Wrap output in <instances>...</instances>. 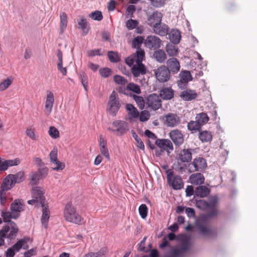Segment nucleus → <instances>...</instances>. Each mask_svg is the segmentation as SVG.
I'll list each match as a JSON object with an SVG mask.
<instances>
[{"label": "nucleus", "mask_w": 257, "mask_h": 257, "mask_svg": "<svg viewBox=\"0 0 257 257\" xmlns=\"http://www.w3.org/2000/svg\"><path fill=\"white\" fill-rule=\"evenodd\" d=\"M64 217L68 221L80 224L83 223V219L77 212L76 209L72 206L71 203H68L64 210Z\"/></svg>", "instance_id": "nucleus-1"}, {"label": "nucleus", "mask_w": 257, "mask_h": 257, "mask_svg": "<svg viewBox=\"0 0 257 257\" xmlns=\"http://www.w3.org/2000/svg\"><path fill=\"white\" fill-rule=\"evenodd\" d=\"M107 111L112 116H115L120 107L119 98L115 91L110 94L107 104Z\"/></svg>", "instance_id": "nucleus-2"}, {"label": "nucleus", "mask_w": 257, "mask_h": 257, "mask_svg": "<svg viewBox=\"0 0 257 257\" xmlns=\"http://www.w3.org/2000/svg\"><path fill=\"white\" fill-rule=\"evenodd\" d=\"M190 247V243L189 239H184L180 246L173 249L170 252V254L165 257H183Z\"/></svg>", "instance_id": "nucleus-3"}, {"label": "nucleus", "mask_w": 257, "mask_h": 257, "mask_svg": "<svg viewBox=\"0 0 257 257\" xmlns=\"http://www.w3.org/2000/svg\"><path fill=\"white\" fill-rule=\"evenodd\" d=\"M168 173L167 180L168 185L174 190L181 189L183 187L184 183L181 176L179 175L174 176V173L171 171Z\"/></svg>", "instance_id": "nucleus-4"}, {"label": "nucleus", "mask_w": 257, "mask_h": 257, "mask_svg": "<svg viewBox=\"0 0 257 257\" xmlns=\"http://www.w3.org/2000/svg\"><path fill=\"white\" fill-rule=\"evenodd\" d=\"M48 169L46 167L39 169L37 171L32 172L29 175L30 183L32 186L37 185L39 181L44 179L48 174Z\"/></svg>", "instance_id": "nucleus-5"}, {"label": "nucleus", "mask_w": 257, "mask_h": 257, "mask_svg": "<svg viewBox=\"0 0 257 257\" xmlns=\"http://www.w3.org/2000/svg\"><path fill=\"white\" fill-rule=\"evenodd\" d=\"M190 171L202 172L207 167L206 160L201 157H196L193 161L189 164Z\"/></svg>", "instance_id": "nucleus-6"}, {"label": "nucleus", "mask_w": 257, "mask_h": 257, "mask_svg": "<svg viewBox=\"0 0 257 257\" xmlns=\"http://www.w3.org/2000/svg\"><path fill=\"white\" fill-rule=\"evenodd\" d=\"M164 124L168 127H174L177 126L181 121L179 116L174 113H168L162 116Z\"/></svg>", "instance_id": "nucleus-7"}, {"label": "nucleus", "mask_w": 257, "mask_h": 257, "mask_svg": "<svg viewBox=\"0 0 257 257\" xmlns=\"http://www.w3.org/2000/svg\"><path fill=\"white\" fill-rule=\"evenodd\" d=\"M157 79L160 82L168 81L170 77V72L168 68L165 65L161 66L154 70Z\"/></svg>", "instance_id": "nucleus-8"}, {"label": "nucleus", "mask_w": 257, "mask_h": 257, "mask_svg": "<svg viewBox=\"0 0 257 257\" xmlns=\"http://www.w3.org/2000/svg\"><path fill=\"white\" fill-rule=\"evenodd\" d=\"M161 40L157 36H148L144 41L145 46L151 50H157L161 47Z\"/></svg>", "instance_id": "nucleus-9"}, {"label": "nucleus", "mask_w": 257, "mask_h": 257, "mask_svg": "<svg viewBox=\"0 0 257 257\" xmlns=\"http://www.w3.org/2000/svg\"><path fill=\"white\" fill-rule=\"evenodd\" d=\"M146 104L148 107L156 110L161 107L162 101L157 94L153 93L147 97Z\"/></svg>", "instance_id": "nucleus-10"}, {"label": "nucleus", "mask_w": 257, "mask_h": 257, "mask_svg": "<svg viewBox=\"0 0 257 257\" xmlns=\"http://www.w3.org/2000/svg\"><path fill=\"white\" fill-rule=\"evenodd\" d=\"M113 126L115 127L116 135L121 136L128 131V124L125 121L117 120L112 122Z\"/></svg>", "instance_id": "nucleus-11"}, {"label": "nucleus", "mask_w": 257, "mask_h": 257, "mask_svg": "<svg viewBox=\"0 0 257 257\" xmlns=\"http://www.w3.org/2000/svg\"><path fill=\"white\" fill-rule=\"evenodd\" d=\"M169 137L177 147H180L184 143V136L181 132L178 129L171 131L169 133Z\"/></svg>", "instance_id": "nucleus-12"}, {"label": "nucleus", "mask_w": 257, "mask_h": 257, "mask_svg": "<svg viewBox=\"0 0 257 257\" xmlns=\"http://www.w3.org/2000/svg\"><path fill=\"white\" fill-rule=\"evenodd\" d=\"M163 15L161 13L158 11L154 12L151 15L148 16L147 21L148 24L153 29L162 22Z\"/></svg>", "instance_id": "nucleus-13"}, {"label": "nucleus", "mask_w": 257, "mask_h": 257, "mask_svg": "<svg viewBox=\"0 0 257 257\" xmlns=\"http://www.w3.org/2000/svg\"><path fill=\"white\" fill-rule=\"evenodd\" d=\"M195 149H184L179 154V160L183 163H190L192 159L193 153H196Z\"/></svg>", "instance_id": "nucleus-14"}, {"label": "nucleus", "mask_w": 257, "mask_h": 257, "mask_svg": "<svg viewBox=\"0 0 257 257\" xmlns=\"http://www.w3.org/2000/svg\"><path fill=\"white\" fill-rule=\"evenodd\" d=\"M155 144L160 149L166 151L168 154L170 153V152L174 150L173 144L169 139H157Z\"/></svg>", "instance_id": "nucleus-15"}, {"label": "nucleus", "mask_w": 257, "mask_h": 257, "mask_svg": "<svg viewBox=\"0 0 257 257\" xmlns=\"http://www.w3.org/2000/svg\"><path fill=\"white\" fill-rule=\"evenodd\" d=\"M218 198L216 196L210 197L209 202H208L209 209L210 212L207 214V216L211 218L216 216L218 214V211L215 208L218 202Z\"/></svg>", "instance_id": "nucleus-16"}, {"label": "nucleus", "mask_w": 257, "mask_h": 257, "mask_svg": "<svg viewBox=\"0 0 257 257\" xmlns=\"http://www.w3.org/2000/svg\"><path fill=\"white\" fill-rule=\"evenodd\" d=\"M23 204L19 199L15 200L11 205V210L14 214L13 219H17L20 215V212L23 210Z\"/></svg>", "instance_id": "nucleus-17"}, {"label": "nucleus", "mask_w": 257, "mask_h": 257, "mask_svg": "<svg viewBox=\"0 0 257 257\" xmlns=\"http://www.w3.org/2000/svg\"><path fill=\"white\" fill-rule=\"evenodd\" d=\"M166 67L169 70L170 72L176 74L179 71L180 65L177 59L173 57L167 60Z\"/></svg>", "instance_id": "nucleus-18"}, {"label": "nucleus", "mask_w": 257, "mask_h": 257, "mask_svg": "<svg viewBox=\"0 0 257 257\" xmlns=\"http://www.w3.org/2000/svg\"><path fill=\"white\" fill-rule=\"evenodd\" d=\"M132 73L135 77H140L145 75L147 72L145 66L143 63H136L131 69Z\"/></svg>", "instance_id": "nucleus-19"}, {"label": "nucleus", "mask_w": 257, "mask_h": 257, "mask_svg": "<svg viewBox=\"0 0 257 257\" xmlns=\"http://www.w3.org/2000/svg\"><path fill=\"white\" fill-rule=\"evenodd\" d=\"M196 226L197 227L200 234L203 236L209 237L213 235L212 230L205 226L203 222L197 221L196 222Z\"/></svg>", "instance_id": "nucleus-20"}, {"label": "nucleus", "mask_w": 257, "mask_h": 257, "mask_svg": "<svg viewBox=\"0 0 257 257\" xmlns=\"http://www.w3.org/2000/svg\"><path fill=\"white\" fill-rule=\"evenodd\" d=\"M198 96L197 93L194 90L186 89L181 92L180 97L185 101H189L195 99Z\"/></svg>", "instance_id": "nucleus-21"}, {"label": "nucleus", "mask_w": 257, "mask_h": 257, "mask_svg": "<svg viewBox=\"0 0 257 257\" xmlns=\"http://www.w3.org/2000/svg\"><path fill=\"white\" fill-rule=\"evenodd\" d=\"M42 207V215L41 223L45 228L47 227L48 222L50 218V211L48 209V205L45 203L40 204Z\"/></svg>", "instance_id": "nucleus-22"}, {"label": "nucleus", "mask_w": 257, "mask_h": 257, "mask_svg": "<svg viewBox=\"0 0 257 257\" xmlns=\"http://www.w3.org/2000/svg\"><path fill=\"white\" fill-rule=\"evenodd\" d=\"M33 198L39 199L40 204L45 203V198L44 196V192L42 188L37 186L32 189Z\"/></svg>", "instance_id": "nucleus-23"}, {"label": "nucleus", "mask_w": 257, "mask_h": 257, "mask_svg": "<svg viewBox=\"0 0 257 257\" xmlns=\"http://www.w3.org/2000/svg\"><path fill=\"white\" fill-rule=\"evenodd\" d=\"M190 183L193 185H198L204 183L205 178L200 173L192 174L189 177Z\"/></svg>", "instance_id": "nucleus-24"}, {"label": "nucleus", "mask_w": 257, "mask_h": 257, "mask_svg": "<svg viewBox=\"0 0 257 257\" xmlns=\"http://www.w3.org/2000/svg\"><path fill=\"white\" fill-rule=\"evenodd\" d=\"M210 190L206 186L200 185L195 189V195L200 198L207 197L210 193Z\"/></svg>", "instance_id": "nucleus-25"}, {"label": "nucleus", "mask_w": 257, "mask_h": 257, "mask_svg": "<svg viewBox=\"0 0 257 257\" xmlns=\"http://www.w3.org/2000/svg\"><path fill=\"white\" fill-rule=\"evenodd\" d=\"M169 28L167 25L165 24H161L156 26L153 28L154 32L161 36H164L168 34Z\"/></svg>", "instance_id": "nucleus-26"}, {"label": "nucleus", "mask_w": 257, "mask_h": 257, "mask_svg": "<svg viewBox=\"0 0 257 257\" xmlns=\"http://www.w3.org/2000/svg\"><path fill=\"white\" fill-rule=\"evenodd\" d=\"M160 95L164 100H170L174 97V91L171 88L165 87L160 90Z\"/></svg>", "instance_id": "nucleus-27"}, {"label": "nucleus", "mask_w": 257, "mask_h": 257, "mask_svg": "<svg viewBox=\"0 0 257 257\" xmlns=\"http://www.w3.org/2000/svg\"><path fill=\"white\" fill-rule=\"evenodd\" d=\"M15 183L11 176V175H8L4 180L3 184L2 185V188L3 191H8L10 190L15 185Z\"/></svg>", "instance_id": "nucleus-28"}, {"label": "nucleus", "mask_w": 257, "mask_h": 257, "mask_svg": "<svg viewBox=\"0 0 257 257\" xmlns=\"http://www.w3.org/2000/svg\"><path fill=\"white\" fill-rule=\"evenodd\" d=\"M153 57L157 62L160 63H164L167 59V55L165 51L161 49L155 51Z\"/></svg>", "instance_id": "nucleus-29"}, {"label": "nucleus", "mask_w": 257, "mask_h": 257, "mask_svg": "<svg viewBox=\"0 0 257 257\" xmlns=\"http://www.w3.org/2000/svg\"><path fill=\"white\" fill-rule=\"evenodd\" d=\"M169 38L174 44H178L181 39L180 32L177 30H172L169 34Z\"/></svg>", "instance_id": "nucleus-30"}, {"label": "nucleus", "mask_w": 257, "mask_h": 257, "mask_svg": "<svg viewBox=\"0 0 257 257\" xmlns=\"http://www.w3.org/2000/svg\"><path fill=\"white\" fill-rule=\"evenodd\" d=\"M125 108L128 111V115L130 119L137 118L139 116V112L138 109L132 104H126Z\"/></svg>", "instance_id": "nucleus-31"}, {"label": "nucleus", "mask_w": 257, "mask_h": 257, "mask_svg": "<svg viewBox=\"0 0 257 257\" xmlns=\"http://www.w3.org/2000/svg\"><path fill=\"white\" fill-rule=\"evenodd\" d=\"M54 102L53 94L51 92H48L45 103V108L47 109L48 113H50L52 111Z\"/></svg>", "instance_id": "nucleus-32"}, {"label": "nucleus", "mask_w": 257, "mask_h": 257, "mask_svg": "<svg viewBox=\"0 0 257 257\" xmlns=\"http://www.w3.org/2000/svg\"><path fill=\"white\" fill-rule=\"evenodd\" d=\"M78 21V25L79 29H80L83 32V35H86L88 33L89 28L87 27V22L86 19L83 17L80 18V20Z\"/></svg>", "instance_id": "nucleus-33"}, {"label": "nucleus", "mask_w": 257, "mask_h": 257, "mask_svg": "<svg viewBox=\"0 0 257 257\" xmlns=\"http://www.w3.org/2000/svg\"><path fill=\"white\" fill-rule=\"evenodd\" d=\"M199 138L202 143L210 142L212 139V136L211 132L204 131L199 133Z\"/></svg>", "instance_id": "nucleus-34"}, {"label": "nucleus", "mask_w": 257, "mask_h": 257, "mask_svg": "<svg viewBox=\"0 0 257 257\" xmlns=\"http://www.w3.org/2000/svg\"><path fill=\"white\" fill-rule=\"evenodd\" d=\"M60 34H62L64 30L67 25V16L65 13L61 12L60 15Z\"/></svg>", "instance_id": "nucleus-35"}, {"label": "nucleus", "mask_w": 257, "mask_h": 257, "mask_svg": "<svg viewBox=\"0 0 257 257\" xmlns=\"http://www.w3.org/2000/svg\"><path fill=\"white\" fill-rule=\"evenodd\" d=\"M196 120L198 121L199 123L202 125L206 123L209 120V117L206 113L202 112L197 114L195 117Z\"/></svg>", "instance_id": "nucleus-36"}, {"label": "nucleus", "mask_w": 257, "mask_h": 257, "mask_svg": "<svg viewBox=\"0 0 257 257\" xmlns=\"http://www.w3.org/2000/svg\"><path fill=\"white\" fill-rule=\"evenodd\" d=\"M11 224H9L10 226V231L8 235V238L12 239L15 237L16 234L18 232V228L16 224L13 221H10Z\"/></svg>", "instance_id": "nucleus-37"}, {"label": "nucleus", "mask_w": 257, "mask_h": 257, "mask_svg": "<svg viewBox=\"0 0 257 257\" xmlns=\"http://www.w3.org/2000/svg\"><path fill=\"white\" fill-rule=\"evenodd\" d=\"M195 206L202 210H209L208 202L204 200H195Z\"/></svg>", "instance_id": "nucleus-38"}, {"label": "nucleus", "mask_w": 257, "mask_h": 257, "mask_svg": "<svg viewBox=\"0 0 257 257\" xmlns=\"http://www.w3.org/2000/svg\"><path fill=\"white\" fill-rule=\"evenodd\" d=\"M166 50L170 56H176L178 53V48L173 45H167L166 46Z\"/></svg>", "instance_id": "nucleus-39"}, {"label": "nucleus", "mask_w": 257, "mask_h": 257, "mask_svg": "<svg viewBox=\"0 0 257 257\" xmlns=\"http://www.w3.org/2000/svg\"><path fill=\"white\" fill-rule=\"evenodd\" d=\"M15 184L20 183L24 180L25 174L23 171H20L16 174H10Z\"/></svg>", "instance_id": "nucleus-40"}, {"label": "nucleus", "mask_w": 257, "mask_h": 257, "mask_svg": "<svg viewBox=\"0 0 257 257\" xmlns=\"http://www.w3.org/2000/svg\"><path fill=\"white\" fill-rule=\"evenodd\" d=\"M126 89L127 91H131L137 94L141 93V90L140 86L133 82H130L126 85Z\"/></svg>", "instance_id": "nucleus-41"}, {"label": "nucleus", "mask_w": 257, "mask_h": 257, "mask_svg": "<svg viewBox=\"0 0 257 257\" xmlns=\"http://www.w3.org/2000/svg\"><path fill=\"white\" fill-rule=\"evenodd\" d=\"M201 126V124L196 120V121H191L187 124L188 129L190 131H199Z\"/></svg>", "instance_id": "nucleus-42"}, {"label": "nucleus", "mask_w": 257, "mask_h": 257, "mask_svg": "<svg viewBox=\"0 0 257 257\" xmlns=\"http://www.w3.org/2000/svg\"><path fill=\"white\" fill-rule=\"evenodd\" d=\"M107 56L109 61L112 63H116L119 61L120 58L118 56L117 52L112 51H108L107 53Z\"/></svg>", "instance_id": "nucleus-43"}, {"label": "nucleus", "mask_w": 257, "mask_h": 257, "mask_svg": "<svg viewBox=\"0 0 257 257\" xmlns=\"http://www.w3.org/2000/svg\"><path fill=\"white\" fill-rule=\"evenodd\" d=\"M131 96L133 97L134 99L135 100L138 107L141 109H143L145 107V101L143 97L141 96L137 95L136 94H133Z\"/></svg>", "instance_id": "nucleus-44"}, {"label": "nucleus", "mask_w": 257, "mask_h": 257, "mask_svg": "<svg viewBox=\"0 0 257 257\" xmlns=\"http://www.w3.org/2000/svg\"><path fill=\"white\" fill-rule=\"evenodd\" d=\"M131 133H132V136H133V138L135 139V140L136 141V142L137 143V147L138 148H139L140 149H141L142 150H144L145 146H144V143L141 140L140 138L138 136V135L136 133V132L134 130H132Z\"/></svg>", "instance_id": "nucleus-45"}, {"label": "nucleus", "mask_w": 257, "mask_h": 257, "mask_svg": "<svg viewBox=\"0 0 257 257\" xmlns=\"http://www.w3.org/2000/svg\"><path fill=\"white\" fill-rule=\"evenodd\" d=\"M145 56V52L141 49H137L136 52V58H135L136 60V63H142L144 57Z\"/></svg>", "instance_id": "nucleus-46"}, {"label": "nucleus", "mask_w": 257, "mask_h": 257, "mask_svg": "<svg viewBox=\"0 0 257 257\" xmlns=\"http://www.w3.org/2000/svg\"><path fill=\"white\" fill-rule=\"evenodd\" d=\"M79 78L81 80V82L83 85L84 89L86 92L88 90V80L84 72H81L79 74Z\"/></svg>", "instance_id": "nucleus-47"}, {"label": "nucleus", "mask_w": 257, "mask_h": 257, "mask_svg": "<svg viewBox=\"0 0 257 257\" xmlns=\"http://www.w3.org/2000/svg\"><path fill=\"white\" fill-rule=\"evenodd\" d=\"M89 17L93 20L100 21L103 19L102 13L100 11H95L91 13L89 15Z\"/></svg>", "instance_id": "nucleus-48"}, {"label": "nucleus", "mask_w": 257, "mask_h": 257, "mask_svg": "<svg viewBox=\"0 0 257 257\" xmlns=\"http://www.w3.org/2000/svg\"><path fill=\"white\" fill-rule=\"evenodd\" d=\"M113 81L119 85H125L128 82L126 78L119 75H115L113 76Z\"/></svg>", "instance_id": "nucleus-49"}, {"label": "nucleus", "mask_w": 257, "mask_h": 257, "mask_svg": "<svg viewBox=\"0 0 257 257\" xmlns=\"http://www.w3.org/2000/svg\"><path fill=\"white\" fill-rule=\"evenodd\" d=\"M144 38L142 36L135 37L132 42L133 48L140 49V46L143 43Z\"/></svg>", "instance_id": "nucleus-50"}, {"label": "nucleus", "mask_w": 257, "mask_h": 257, "mask_svg": "<svg viewBox=\"0 0 257 257\" xmlns=\"http://www.w3.org/2000/svg\"><path fill=\"white\" fill-rule=\"evenodd\" d=\"M148 207L145 204H141L139 208V211L140 216L143 219H145L148 214Z\"/></svg>", "instance_id": "nucleus-51"}, {"label": "nucleus", "mask_w": 257, "mask_h": 257, "mask_svg": "<svg viewBox=\"0 0 257 257\" xmlns=\"http://www.w3.org/2000/svg\"><path fill=\"white\" fill-rule=\"evenodd\" d=\"M180 79L182 81H184V83H188L189 81L192 79L190 72L188 71H184L181 76Z\"/></svg>", "instance_id": "nucleus-52"}, {"label": "nucleus", "mask_w": 257, "mask_h": 257, "mask_svg": "<svg viewBox=\"0 0 257 257\" xmlns=\"http://www.w3.org/2000/svg\"><path fill=\"white\" fill-rule=\"evenodd\" d=\"M11 79L8 78L0 83V91H3L7 89L12 84Z\"/></svg>", "instance_id": "nucleus-53"}, {"label": "nucleus", "mask_w": 257, "mask_h": 257, "mask_svg": "<svg viewBox=\"0 0 257 257\" xmlns=\"http://www.w3.org/2000/svg\"><path fill=\"white\" fill-rule=\"evenodd\" d=\"M49 135L53 139H57L59 137V132L54 126H50L48 131Z\"/></svg>", "instance_id": "nucleus-54"}, {"label": "nucleus", "mask_w": 257, "mask_h": 257, "mask_svg": "<svg viewBox=\"0 0 257 257\" xmlns=\"http://www.w3.org/2000/svg\"><path fill=\"white\" fill-rule=\"evenodd\" d=\"M2 216L3 218L4 222H8L9 224H11V222L12 221L10 219L13 218L14 214L10 212H3L2 213Z\"/></svg>", "instance_id": "nucleus-55"}, {"label": "nucleus", "mask_w": 257, "mask_h": 257, "mask_svg": "<svg viewBox=\"0 0 257 257\" xmlns=\"http://www.w3.org/2000/svg\"><path fill=\"white\" fill-rule=\"evenodd\" d=\"M138 25V22L137 20L130 19L127 20L126 23V26L129 30H133L135 29Z\"/></svg>", "instance_id": "nucleus-56"}, {"label": "nucleus", "mask_w": 257, "mask_h": 257, "mask_svg": "<svg viewBox=\"0 0 257 257\" xmlns=\"http://www.w3.org/2000/svg\"><path fill=\"white\" fill-rule=\"evenodd\" d=\"M139 116L140 120L141 122H145L149 120L150 117V114L148 111L143 110L141 111L140 115L139 114Z\"/></svg>", "instance_id": "nucleus-57"}, {"label": "nucleus", "mask_w": 257, "mask_h": 257, "mask_svg": "<svg viewBox=\"0 0 257 257\" xmlns=\"http://www.w3.org/2000/svg\"><path fill=\"white\" fill-rule=\"evenodd\" d=\"M111 72V70L108 68H101L99 70V73L102 77L107 78L108 77Z\"/></svg>", "instance_id": "nucleus-58"}, {"label": "nucleus", "mask_w": 257, "mask_h": 257, "mask_svg": "<svg viewBox=\"0 0 257 257\" xmlns=\"http://www.w3.org/2000/svg\"><path fill=\"white\" fill-rule=\"evenodd\" d=\"M24 242V239L19 240L12 247H11L15 251L18 252L22 248L23 243Z\"/></svg>", "instance_id": "nucleus-59"}, {"label": "nucleus", "mask_w": 257, "mask_h": 257, "mask_svg": "<svg viewBox=\"0 0 257 257\" xmlns=\"http://www.w3.org/2000/svg\"><path fill=\"white\" fill-rule=\"evenodd\" d=\"M6 164L8 166V168L9 167L14 166H17L20 163V160L18 158H16L14 160H5Z\"/></svg>", "instance_id": "nucleus-60"}, {"label": "nucleus", "mask_w": 257, "mask_h": 257, "mask_svg": "<svg viewBox=\"0 0 257 257\" xmlns=\"http://www.w3.org/2000/svg\"><path fill=\"white\" fill-rule=\"evenodd\" d=\"M151 5L156 8H160L165 3L166 0H150Z\"/></svg>", "instance_id": "nucleus-61"}, {"label": "nucleus", "mask_w": 257, "mask_h": 257, "mask_svg": "<svg viewBox=\"0 0 257 257\" xmlns=\"http://www.w3.org/2000/svg\"><path fill=\"white\" fill-rule=\"evenodd\" d=\"M146 239H147V237H144L143 238V239L141 241V242L139 243V244H138L139 247H138V249L139 251H144V252H147L148 251V250H146V248L145 246Z\"/></svg>", "instance_id": "nucleus-62"}, {"label": "nucleus", "mask_w": 257, "mask_h": 257, "mask_svg": "<svg viewBox=\"0 0 257 257\" xmlns=\"http://www.w3.org/2000/svg\"><path fill=\"white\" fill-rule=\"evenodd\" d=\"M10 229L9 226H4L0 230V239H4L6 236L7 233L10 231Z\"/></svg>", "instance_id": "nucleus-63"}, {"label": "nucleus", "mask_w": 257, "mask_h": 257, "mask_svg": "<svg viewBox=\"0 0 257 257\" xmlns=\"http://www.w3.org/2000/svg\"><path fill=\"white\" fill-rule=\"evenodd\" d=\"M106 251V248H102L97 253H92V255H91V257H104Z\"/></svg>", "instance_id": "nucleus-64"}]
</instances>
